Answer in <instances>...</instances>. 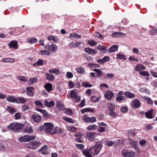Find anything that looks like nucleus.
Segmentation results:
<instances>
[{
	"label": "nucleus",
	"mask_w": 157,
	"mask_h": 157,
	"mask_svg": "<svg viewBox=\"0 0 157 157\" xmlns=\"http://www.w3.org/2000/svg\"><path fill=\"white\" fill-rule=\"evenodd\" d=\"M102 147V142L100 141H97L94 146L90 148L89 151L92 155H96L99 154Z\"/></svg>",
	"instance_id": "f257e3e1"
},
{
	"label": "nucleus",
	"mask_w": 157,
	"mask_h": 157,
	"mask_svg": "<svg viewBox=\"0 0 157 157\" xmlns=\"http://www.w3.org/2000/svg\"><path fill=\"white\" fill-rule=\"evenodd\" d=\"M54 127L53 124L51 123H45L43 125L40 126L38 130L39 131L41 132L44 131L45 132L50 133L51 135L52 132Z\"/></svg>",
	"instance_id": "f03ea898"
},
{
	"label": "nucleus",
	"mask_w": 157,
	"mask_h": 157,
	"mask_svg": "<svg viewBox=\"0 0 157 157\" xmlns=\"http://www.w3.org/2000/svg\"><path fill=\"white\" fill-rule=\"evenodd\" d=\"M23 126V124L17 122L12 123L9 125L8 127L9 129L17 132L21 130Z\"/></svg>",
	"instance_id": "7ed1b4c3"
},
{
	"label": "nucleus",
	"mask_w": 157,
	"mask_h": 157,
	"mask_svg": "<svg viewBox=\"0 0 157 157\" xmlns=\"http://www.w3.org/2000/svg\"><path fill=\"white\" fill-rule=\"evenodd\" d=\"M41 144V142L40 141L35 140L26 144L25 146L27 148L31 149H35L39 147Z\"/></svg>",
	"instance_id": "20e7f679"
},
{
	"label": "nucleus",
	"mask_w": 157,
	"mask_h": 157,
	"mask_svg": "<svg viewBox=\"0 0 157 157\" xmlns=\"http://www.w3.org/2000/svg\"><path fill=\"white\" fill-rule=\"evenodd\" d=\"M36 137L35 136H30L29 135H25L20 137L19 138V141L21 142H25L33 140H35Z\"/></svg>",
	"instance_id": "39448f33"
},
{
	"label": "nucleus",
	"mask_w": 157,
	"mask_h": 157,
	"mask_svg": "<svg viewBox=\"0 0 157 157\" xmlns=\"http://www.w3.org/2000/svg\"><path fill=\"white\" fill-rule=\"evenodd\" d=\"M82 120L85 122L93 123L95 122L97 119L94 117H88L86 114H85L82 117Z\"/></svg>",
	"instance_id": "423d86ee"
},
{
	"label": "nucleus",
	"mask_w": 157,
	"mask_h": 157,
	"mask_svg": "<svg viewBox=\"0 0 157 157\" xmlns=\"http://www.w3.org/2000/svg\"><path fill=\"white\" fill-rule=\"evenodd\" d=\"M122 154L124 157H134L135 155V152L125 150L122 151Z\"/></svg>",
	"instance_id": "0eeeda50"
},
{
	"label": "nucleus",
	"mask_w": 157,
	"mask_h": 157,
	"mask_svg": "<svg viewBox=\"0 0 157 157\" xmlns=\"http://www.w3.org/2000/svg\"><path fill=\"white\" fill-rule=\"evenodd\" d=\"M96 132H88L86 133V138L89 141H93L95 138Z\"/></svg>",
	"instance_id": "6e6552de"
},
{
	"label": "nucleus",
	"mask_w": 157,
	"mask_h": 157,
	"mask_svg": "<svg viewBox=\"0 0 157 157\" xmlns=\"http://www.w3.org/2000/svg\"><path fill=\"white\" fill-rule=\"evenodd\" d=\"M45 48L46 49H48L49 52H55L57 49V46L53 44H52L51 45H46L45 46Z\"/></svg>",
	"instance_id": "1a4fd4ad"
},
{
	"label": "nucleus",
	"mask_w": 157,
	"mask_h": 157,
	"mask_svg": "<svg viewBox=\"0 0 157 157\" xmlns=\"http://www.w3.org/2000/svg\"><path fill=\"white\" fill-rule=\"evenodd\" d=\"M130 105L134 108L137 109L140 106L141 104L140 101L138 99H136L132 101Z\"/></svg>",
	"instance_id": "9d476101"
},
{
	"label": "nucleus",
	"mask_w": 157,
	"mask_h": 157,
	"mask_svg": "<svg viewBox=\"0 0 157 157\" xmlns=\"http://www.w3.org/2000/svg\"><path fill=\"white\" fill-rule=\"evenodd\" d=\"M27 94L30 97H33L34 95L35 88L33 87H27L26 88Z\"/></svg>",
	"instance_id": "9b49d317"
},
{
	"label": "nucleus",
	"mask_w": 157,
	"mask_h": 157,
	"mask_svg": "<svg viewBox=\"0 0 157 157\" xmlns=\"http://www.w3.org/2000/svg\"><path fill=\"white\" fill-rule=\"evenodd\" d=\"M112 36L114 37H125L126 36V34L125 33L121 32H116L113 33L112 34Z\"/></svg>",
	"instance_id": "f8f14e48"
},
{
	"label": "nucleus",
	"mask_w": 157,
	"mask_h": 157,
	"mask_svg": "<svg viewBox=\"0 0 157 157\" xmlns=\"http://www.w3.org/2000/svg\"><path fill=\"white\" fill-rule=\"evenodd\" d=\"M153 109H151L150 110L145 113V117L148 119H152L155 116H153Z\"/></svg>",
	"instance_id": "ddd939ff"
},
{
	"label": "nucleus",
	"mask_w": 157,
	"mask_h": 157,
	"mask_svg": "<svg viewBox=\"0 0 157 157\" xmlns=\"http://www.w3.org/2000/svg\"><path fill=\"white\" fill-rule=\"evenodd\" d=\"M114 93L111 91H107L105 94V96L107 100H110L114 96Z\"/></svg>",
	"instance_id": "4468645a"
},
{
	"label": "nucleus",
	"mask_w": 157,
	"mask_h": 157,
	"mask_svg": "<svg viewBox=\"0 0 157 157\" xmlns=\"http://www.w3.org/2000/svg\"><path fill=\"white\" fill-rule=\"evenodd\" d=\"M32 120L36 123H40L41 121V117L39 116L33 114L32 117Z\"/></svg>",
	"instance_id": "2eb2a0df"
},
{
	"label": "nucleus",
	"mask_w": 157,
	"mask_h": 157,
	"mask_svg": "<svg viewBox=\"0 0 157 157\" xmlns=\"http://www.w3.org/2000/svg\"><path fill=\"white\" fill-rule=\"evenodd\" d=\"M84 51L88 54L91 55H94L97 53V51L95 49L89 48H85L84 49Z\"/></svg>",
	"instance_id": "dca6fc26"
},
{
	"label": "nucleus",
	"mask_w": 157,
	"mask_h": 157,
	"mask_svg": "<svg viewBox=\"0 0 157 157\" xmlns=\"http://www.w3.org/2000/svg\"><path fill=\"white\" fill-rule=\"evenodd\" d=\"M9 46L10 48L17 49L18 48V43L16 41L12 40L9 43Z\"/></svg>",
	"instance_id": "f3484780"
},
{
	"label": "nucleus",
	"mask_w": 157,
	"mask_h": 157,
	"mask_svg": "<svg viewBox=\"0 0 157 157\" xmlns=\"http://www.w3.org/2000/svg\"><path fill=\"white\" fill-rule=\"evenodd\" d=\"M44 105L48 107H52L55 105V102L53 101H51L48 102L47 99L44 101Z\"/></svg>",
	"instance_id": "a211bd4d"
},
{
	"label": "nucleus",
	"mask_w": 157,
	"mask_h": 157,
	"mask_svg": "<svg viewBox=\"0 0 157 157\" xmlns=\"http://www.w3.org/2000/svg\"><path fill=\"white\" fill-rule=\"evenodd\" d=\"M27 101V100L26 98L19 97L16 98V103L18 104H24Z\"/></svg>",
	"instance_id": "6ab92c4d"
},
{
	"label": "nucleus",
	"mask_w": 157,
	"mask_h": 157,
	"mask_svg": "<svg viewBox=\"0 0 157 157\" xmlns=\"http://www.w3.org/2000/svg\"><path fill=\"white\" fill-rule=\"evenodd\" d=\"M96 49L101 51V52L103 51L104 53L107 52L108 48L106 46L101 45H98L96 48Z\"/></svg>",
	"instance_id": "aec40b11"
},
{
	"label": "nucleus",
	"mask_w": 157,
	"mask_h": 157,
	"mask_svg": "<svg viewBox=\"0 0 157 157\" xmlns=\"http://www.w3.org/2000/svg\"><path fill=\"white\" fill-rule=\"evenodd\" d=\"M63 132V130L62 128H60L58 127H56L52 131L51 133V135H53L55 134L58 133L60 134Z\"/></svg>",
	"instance_id": "412c9836"
},
{
	"label": "nucleus",
	"mask_w": 157,
	"mask_h": 157,
	"mask_svg": "<svg viewBox=\"0 0 157 157\" xmlns=\"http://www.w3.org/2000/svg\"><path fill=\"white\" fill-rule=\"evenodd\" d=\"M94 112L95 110L94 109L90 108H86L82 109L81 110V112L82 114L86 112H90L92 113H94Z\"/></svg>",
	"instance_id": "4be33fe9"
},
{
	"label": "nucleus",
	"mask_w": 157,
	"mask_h": 157,
	"mask_svg": "<svg viewBox=\"0 0 157 157\" xmlns=\"http://www.w3.org/2000/svg\"><path fill=\"white\" fill-rule=\"evenodd\" d=\"M124 94L125 96V97L129 98H132L135 97V94L131 92L126 91L124 93Z\"/></svg>",
	"instance_id": "5701e85b"
},
{
	"label": "nucleus",
	"mask_w": 157,
	"mask_h": 157,
	"mask_svg": "<svg viewBox=\"0 0 157 157\" xmlns=\"http://www.w3.org/2000/svg\"><path fill=\"white\" fill-rule=\"evenodd\" d=\"M89 149H85L82 151L83 154L86 157H93L92 155L90 153Z\"/></svg>",
	"instance_id": "b1692460"
},
{
	"label": "nucleus",
	"mask_w": 157,
	"mask_h": 157,
	"mask_svg": "<svg viewBox=\"0 0 157 157\" xmlns=\"http://www.w3.org/2000/svg\"><path fill=\"white\" fill-rule=\"evenodd\" d=\"M46 79L50 81H52L54 80V76L51 74L46 73Z\"/></svg>",
	"instance_id": "393cba45"
},
{
	"label": "nucleus",
	"mask_w": 157,
	"mask_h": 157,
	"mask_svg": "<svg viewBox=\"0 0 157 157\" xmlns=\"http://www.w3.org/2000/svg\"><path fill=\"white\" fill-rule=\"evenodd\" d=\"M44 87L47 91L50 92L52 89V85L50 83H47L45 84Z\"/></svg>",
	"instance_id": "a878e982"
},
{
	"label": "nucleus",
	"mask_w": 157,
	"mask_h": 157,
	"mask_svg": "<svg viewBox=\"0 0 157 157\" xmlns=\"http://www.w3.org/2000/svg\"><path fill=\"white\" fill-rule=\"evenodd\" d=\"M56 107L59 110H62L64 109V105L62 104L59 101H57L56 105Z\"/></svg>",
	"instance_id": "bb28decb"
},
{
	"label": "nucleus",
	"mask_w": 157,
	"mask_h": 157,
	"mask_svg": "<svg viewBox=\"0 0 157 157\" xmlns=\"http://www.w3.org/2000/svg\"><path fill=\"white\" fill-rule=\"evenodd\" d=\"M119 48L118 45L115 44L112 46L109 49V52H110L116 51Z\"/></svg>",
	"instance_id": "cd10ccee"
},
{
	"label": "nucleus",
	"mask_w": 157,
	"mask_h": 157,
	"mask_svg": "<svg viewBox=\"0 0 157 157\" xmlns=\"http://www.w3.org/2000/svg\"><path fill=\"white\" fill-rule=\"evenodd\" d=\"M23 131L24 132L27 133H32L33 132L32 128L31 127L27 126L23 129Z\"/></svg>",
	"instance_id": "c85d7f7f"
},
{
	"label": "nucleus",
	"mask_w": 157,
	"mask_h": 157,
	"mask_svg": "<svg viewBox=\"0 0 157 157\" xmlns=\"http://www.w3.org/2000/svg\"><path fill=\"white\" fill-rule=\"evenodd\" d=\"M6 100L10 102H16V98L13 96H10L6 98Z\"/></svg>",
	"instance_id": "c756f323"
},
{
	"label": "nucleus",
	"mask_w": 157,
	"mask_h": 157,
	"mask_svg": "<svg viewBox=\"0 0 157 157\" xmlns=\"http://www.w3.org/2000/svg\"><path fill=\"white\" fill-rule=\"evenodd\" d=\"M48 72L50 73L58 75L60 73V71L59 69L56 68L51 69L49 70Z\"/></svg>",
	"instance_id": "7c9ffc66"
},
{
	"label": "nucleus",
	"mask_w": 157,
	"mask_h": 157,
	"mask_svg": "<svg viewBox=\"0 0 157 157\" xmlns=\"http://www.w3.org/2000/svg\"><path fill=\"white\" fill-rule=\"evenodd\" d=\"M7 110L10 113L12 114H13L17 111L16 109L13 108L12 107L10 106H7Z\"/></svg>",
	"instance_id": "2f4dec72"
},
{
	"label": "nucleus",
	"mask_w": 157,
	"mask_h": 157,
	"mask_svg": "<svg viewBox=\"0 0 157 157\" xmlns=\"http://www.w3.org/2000/svg\"><path fill=\"white\" fill-rule=\"evenodd\" d=\"M14 61V59L10 58H5L3 59L2 60V62L3 63H13Z\"/></svg>",
	"instance_id": "473e14b6"
},
{
	"label": "nucleus",
	"mask_w": 157,
	"mask_h": 157,
	"mask_svg": "<svg viewBox=\"0 0 157 157\" xmlns=\"http://www.w3.org/2000/svg\"><path fill=\"white\" fill-rule=\"evenodd\" d=\"M27 41L31 44L36 43L37 42V40L36 38L32 37L29 38L27 39Z\"/></svg>",
	"instance_id": "72a5a7b5"
},
{
	"label": "nucleus",
	"mask_w": 157,
	"mask_h": 157,
	"mask_svg": "<svg viewBox=\"0 0 157 157\" xmlns=\"http://www.w3.org/2000/svg\"><path fill=\"white\" fill-rule=\"evenodd\" d=\"M76 70L77 72L80 74H82L85 72L84 69L81 66L77 67Z\"/></svg>",
	"instance_id": "f704fd0d"
},
{
	"label": "nucleus",
	"mask_w": 157,
	"mask_h": 157,
	"mask_svg": "<svg viewBox=\"0 0 157 157\" xmlns=\"http://www.w3.org/2000/svg\"><path fill=\"white\" fill-rule=\"evenodd\" d=\"M108 107L109 110V111H114L116 108L115 105L111 103L108 104Z\"/></svg>",
	"instance_id": "c9c22d12"
},
{
	"label": "nucleus",
	"mask_w": 157,
	"mask_h": 157,
	"mask_svg": "<svg viewBox=\"0 0 157 157\" xmlns=\"http://www.w3.org/2000/svg\"><path fill=\"white\" fill-rule=\"evenodd\" d=\"M114 111H109L108 115L111 116L112 118H115L118 116V114L117 112H115Z\"/></svg>",
	"instance_id": "e433bc0d"
},
{
	"label": "nucleus",
	"mask_w": 157,
	"mask_h": 157,
	"mask_svg": "<svg viewBox=\"0 0 157 157\" xmlns=\"http://www.w3.org/2000/svg\"><path fill=\"white\" fill-rule=\"evenodd\" d=\"M93 70L97 74L96 75L97 77H100L102 74V71L99 69H94Z\"/></svg>",
	"instance_id": "4c0bfd02"
},
{
	"label": "nucleus",
	"mask_w": 157,
	"mask_h": 157,
	"mask_svg": "<svg viewBox=\"0 0 157 157\" xmlns=\"http://www.w3.org/2000/svg\"><path fill=\"white\" fill-rule=\"evenodd\" d=\"M88 66L90 68H93L95 67H100V65L97 63H88Z\"/></svg>",
	"instance_id": "58836bf2"
},
{
	"label": "nucleus",
	"mask_w": 157,
	"mask_h": 157,
	"mask_svg": "<svg viewBox=\"0 0 157 157\" xmlns=\"http://www.w3.org/2000/svg\"><path fill=\"white\" fill-rule=\"evenodd\" d=\"M77 95V92L74 90H73L71 91L70 94V97L74 98L76 97Z\"/></svg>",
	"instance_id": "ea45409f"
},
{
	"label": "nucleus",
	"mask_w": 157,
	"mask_h": 157,
	"mask_svg": "<svg viewBox=\"0 0 157 157\" xmlns=\"http://www.w3.org/2000/svg\"><path fill=\"white\" fill-rule=\"evenodd\" d=\"M81 43V42L80 41L76 42L75 43H74L73 42H71L70 43V45L73 48H75L76 47H78Z\"/></svg>",
	"instance_id": "a19ab883"
},
{
	"label": "nucleus",
	"mask_w": 157,
	"mask_h": 157,
	"mask_svg": "<svg viewBox=\"0 0 157 157\" xmlns=\"http://www.w3.org/2000/svg\"><path fill=\"white\" fill-rule=\"evenodd\" d=\"M143 98L144 100L147 101V102L148 103L151 105L153 104V101L150 98L145 96Z\"/></svg>",
	"instance_id": "79ce46f5"
},
{
	"label": "nucleus",
	"mask_w": 157,
	"mask_h": 157,
	"mask_svg": "<svg viewBox=\"0 0 157 157\" xmlns=\"http://www.w3.org/2000/svg\"><path fill=\"white\" fill-rule=\"evenodd\" d=\"M63 119L65 121L70 123H75V121L73 120L72 119L69 118L67 117H63Z\"/></svg>",
	"instance_id": "37998d69"
},
{
	"label": "nucleus",
	"mask_w": 157,
	"mask_h": 157,
	"mask_svg": "<svg viewBox=\"0 0 157 157\" xmlns=\"http://www.w3.org/2000/svg\"><path fill=\"white\" fill-rule=\"evenodd\" d=\"M117 58L120 59H122L124 60L126 59V58L124 55L120 53L117 55Z\"/></svg>",
	"instance_id": "c03bdc74"
},
{
	"label": "nucleus",
	"mask_w": 157,
	"mask_h": 157,
	"mask_svg": "<svg viewBox=\"0 0 157 157\" xmlns=\"http://www.w3.org/2000/svg\"><path fill=\"white\" fill-rule=\"evenodd\" d=\"M37 80V78H31L29 80L28 82L29 84L30 85H32L33 84L36 82Z\"/></svg>",
	"instance_id": "a18cd8bd"
},
{
	"label": "nucleus",
	"mask_w": 157,
	"mask_h": 157,
	"mask_svg": "<svg viewBox=\"0 0 157 157\" xmlns=\"http://www.w3.org/2000/svg\"><path fill=\"white\" fill-rule=\"evenodd\" d=\"M48 39L50 40H53L56 43L58 42L59 41L57 38L53 36H48Z\"/></svg>",
	"instance_id": "49530a36"
},
{
	"label": "nucleus",
	"mask_w": 157,
	"mask_h": 157,
	"mask_svg": "<svg viewBox=\"0 0 157 157\" xmlns=\"http://www.w3.org/2000/svg\"><path fill=\"white\" fill-rule=\"evenodd\" d=\"M77 37L78 38H80L81 37V35L78 34V33H73L70 34V37Z\"/></svg>",
	"instance_id": "de8ad7c7"
},
{
	"label": "nucleus",
	"mask_w": 157,
	"mask_h": 157,
	"mask_svg": "<svg viewBox=\"0 0 157 157\" xmlns=\"http://www.w3.org/2000/svg\"><path fill=\"white\" fill-rule=\"evenodd\" d=\"M126 99V97L124 96H118L116 98V100L117 102H120L122 100H124Z\"/></svg>",
	"instance_id": "09e8293b"
},
{
	"label": "nucleus",
	"mask_w": 157,
	"mask_h": 157,
	"mask_svg": "<svg viewBox=\"0 0 157 157\" xmlns=\"http://www.w3.org/2000/svg\"><path fill=\"white\" fill-rule=\"evenodd\" d=\"M82 86L85 87H91L92 86V85L87 82H84L82 83Z\"/></svg>",
	"instance_id": "8fccbe9b"
},
{
	"label": "nucleus",
	"mask_w": 157,
	"mask_h": 157,
	"mask_svg": "<svg viewBox=\"0 0 157 157\" xmlns=\"http://www.w3.org/2000/svg\"><path fill=\"white\" fill-rule=\"evenodd\" d=\"M130 144L133 146V147L135 149L137 148V142L136 141L131 140L130 142Z\"/></svg>",
	"instance_id": "3c124183"
},
{
	"label": "nucleus",
	"mask_w": 157,
	"mask_h": 157,
	"mask_svg": "<svg viewBox=\"0 0 157 157\" xmlns=\"http://www.w3.org/2000/svg\"><path fill=\"white\" fill-rule=\"evenodd\" d=\"M35 104L38 107L43 108V105L42 103L39 100H36L35 102Z\"/></svg>",
	"instance_id": "603ef678"
},
{
	"label": "nucleus",
	"mask_w": 157,
	"mask_h": 157,
	"mask_svg": "<svg viewBox=\"0 0 157 157\" xmlns=\"http://www.w3.org/2000/svg\"><path fill=\"white\" fill-rule=\"evenodd\" d=\"M97 127V126L96 125L94 124L88 126L87 127V129L88 130H92L96 129Z\"/></svg>",
	"instance_id": "864d4df0"
},
{
	"label": "nucleus",
	"mask_w": 157,
	"mask_h": 157,
	"mask_svg": "<svg viewBox=\"0 0 157 157\" xmlns=\"http://www.w3.org/2000/svg\"><path fill=\"white\" fill-rule=\"evenodd\" d=\"M30 107L27 105H23L21 108V110L23 112H25V111L28 110Z\"/></svg>",
	"instance_id": "5fc2aeb1"
},
{
	"label": "nucleus",
	"mask_w": 157,
	"mask_h": 157,
	"mask_svg": "<svg viewBox=\"0 0 157 157\" xmlns=\"http://www.w3.org/2000/svg\"><path fill=\"white\" fill-rule=\"evenodd\" d=\"M88 44L90 45L94 46L97 44V43L93 40H90L88 41Z\"/></svg>",
	"instance_id": "6e6d98bb"
},
{
	"label": "nucleus",
	"mask_w": 157,
	"mask_h": 157,
	"mask_svg": "<svg viewBox=\"0 0 157 157\" xmlns=\"http://www.w3.org/2000/svg\"><path fill=\"white\" fill-rule=\"evenodd\" d=\"M150 32L151 35H155L157 34V29H151L150 30Z\"/></svg>",
	"instance_id": "4d7b16f0"
},
{
	"label": "nucleus",
	"mask_w": 157,
	"mask_h": 157,
	"mask_svg": "<svg viewBox=\"0 0 157 157\" xmlns=\"http://www.w3.org/2000/svg\"><path fill=\"white\" fill-rule=\"evenodd\" d=\"M15 118L16 120L20 119L21 117V114L20 113H17L14 115Z\"/></svg>",
	"instance_id": "13d9d810"
},
{
	"label": "nucleus",
	"mask_w": 157,
	"mask_h": 157,
	"mask_svg": "<svg viewBox=\"0 0 157 157\" xmlns=\"http://www.w3.org/2000/svg\"><path fill=\"white\" fill-rule=\"evenodd\" d=\"M153 128V127L151 125V124H148L145 125V128L147 130H151Z\"/></svg>",
	"instance_id": "bf43d9fd"
},
{
	"label": "nucleus",
	"mask_w": 157,
	"mask_h": 157,
	"mask_svg": "<svg viewBox=\"0 0 157 157\" xmlns=\"http://www.w3.org/2000/svg\"><path fill=\"white\" fill-rule=\"evenodd\" d=\"M140 74L142 76H149L150 75L149 73L146 71H142L140 73Z\"/></svg>",
	"instance_id": "052dcab7"
},
{
	"label": "nucleus",
	"mask_w": 157,
	"mask_h": 157,
	"mask_svg": "<svg viewBox=\"0 0 157 157\" xmlns=\"http://www.w3.org/2000/svg\"><path fill=\"white\" fill-rule=\"evenodd\" d=\"M98 131L100 132H102L105 131V128L100 126H98Z\"/></svg>",
	"instance_id": "680f3d73"
},
{
	"label": "nucleus",
	"mask_w": 157,
	"mask_h": 157,
	"mask_svg": "<svg viewBox=\"0 0 157 157\" xmlns=\"http://www.w3.org/2000/svg\"><path fill=\"white\" fill-rule=\"evenodd\" d=\"M72 110L69 109H65V113L68 115H72L73 114Z\"/></svg>",
	"instance_id": "e2e57ef3"
},
{
	"label": "nucleus",
	"mask_w": 157,
	"mask_h": 157,
	"mask_svg": "<svg viewBox=\"0 0 157 157\" xmlns=\"http://www.w3.org/2000/svg\"><path fill=\"white\" fill-rule=\"evenodd\" d=\"M140 91L141 92L146 93V94H149L150 91L145 88H141L140 89Z\"/></svg>",
	"instance_id": "0e129e2a"
},
{
	"label": "nucleus",
	"mask_w": 157,
	"mask_h": 157,
	"mask_svg": "<svg viewBox=\"0 0 157 157\" xmlns=\"http://www.w3.org/2000/svg\"><path fill=\"white\" fill-rule=\"evenodd\" d=\"M91 99L92 101L93 102H96L98 101L99 100V98L98 97L96 98L95 96H93L91 97Z\"/></svg>",
	"instance_id": "69168bd1"
},
{
	"label": "nucleus",
	"mask_w": 157,
	"mask_h": 157,
	"mask_svg": "<svg viewBox=\"0 0 157 157\" xmlns=\"http://www.w3.org/2000/svg\"><path fill=\"white\" fill-rule=\"evenodd\" d=\"M42 114H43V116L45 118H48L49 117H50V115L48 114V112L46 111L45 110H44V112Z\"/></svg>",
	"instance_id": "338daca9"
},
{
	"label": "nucleus",
	"mask_w": 157,
	"mask_h": 157,
	"mask_svg": "<svg viewBox=\"0 0 157 157\" xmlns=\"http://www.w3.org/2000/svg\"><path fill=\"white\" fill-rule=\"evenodd\" d=\"M120 110L122 112L126 113L128 111V108L127 107H122L121 108Z\"/></svg>",
	"instance_id": "774afa93"
}]
</instances>
